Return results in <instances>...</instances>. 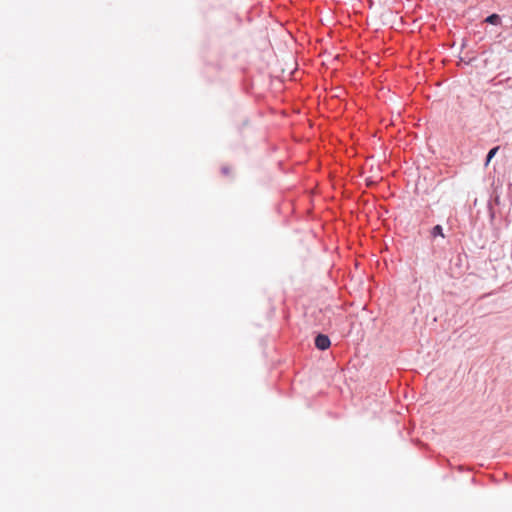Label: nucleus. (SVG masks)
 I'll list each match as a JSON object with an SVG mask.
<instances>
[{"mask_svg": "<svg viewBox=\"0 0 512 512\" xmlns=\"http://www.w3.org/2000/svg\"><path fill=\"white\" fill-rule=\"evenodd\" d=\"M498 150H499V147L497 146V147L492 148V149L488 152V154H487V156H486L485 166H487V165L490 163V161H491V160H492V158L496 155V153H497V151H498Z\"/></svg>", "mask_w": 512, "mask_h": 512, "instance_id": "nucleus-4", "label": "nucleus"}, {"mask_svg": "<svg viewBox=\"0 0 512 512\" xmlns=\"http://www.w3.org/2000/svg\"><path fill=\"white\" fill-rule=\"evenodd\" d=\"M485 22L492 25H499L501 23V18L498 14H491L486 17Z\"/></svg>", "mask_w": 512, "mask_h": 512, "instance_id": "nucleus-2", "label": "nucleus"}, {"mask_svg": "<svg viewBox=\"0 0 512 512\" xmlns=\"http://www.w3.org/2000/svg\"><path fill=\"white\" fill-rule=\"evenodd\" d=\"M431 236L433 238H436L437 236H440L442 238H444V233H443V228L441 225H436L432 228L431 230Z\"/></svg>", "mask_w": 512, "mask_h": 512, "instance_id": "nucleus-3", "label": "nucleus"}, {"mask_svg": "<svg viewBox=\"0 0 512 512\" xmlns=\"http://www.w3.org/2000/svg\"><path fill=\"white\" fill-rule=\"evenodd\" d=\"M222 172H223L224 174H228V168L223 167V168H222Z\"/></svg>", "mask_w": 512, "mask_h": 512, "instance_id": "nucleus-5", "label": "nucleus"}, {"mask_svg": "<svg viewBox=\"0 0 512 512\" xmlns=\"http://www.w3.org/2000/svg\"><path fill=\"white\" fill-rule=\"evenodd\" d=\"M331 341L327 335L324 334H318L315 338V346L319 350H326L330 347Z\"/></svg>", "mask_w": 512, "mask_h": 512, "instance_id": "nucleus-1", "label": "nucleus"}]
</instances>
